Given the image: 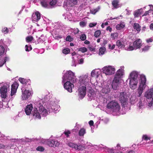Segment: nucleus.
Listing matches in <instances>:
<instances>
[{
  "instance_id": "nucleus-1",
  "label": "nucleus",
  "mask_w": 153,
  "mask_h": 153,
  "mask_svg": "<svg viewBox=\"0 0 153 153\" xmlns=\"http://www.w3.org/2000/svg\"><path fill=\"white\" fill-rule=\"evenodd\" d=\"M137 73L135 71L132 72L130 74L129 83L130 87L132 89H134L137 84Z\"/></svg>"
},
{
  "instance_id": "nucleus-2",
  "label": "nucleus",
  "mask_w": 153,
  "mask_h": 153,
  "mask_svg": "<svg viewBox=\"0 0 153 153\" xmlns=\"http://www.w3.org/2000/svg\"><path fill=\"white\" fill-rule=\"evenodd\" d=\"M106 107L111 109L114 112H118L120 109V106L118 103L116 102L112 101L108 103Z\"/></svg>"
},
{
  "instance_id": "nucleus-3",
  "label": "nucleus",
  "mask_w": 153,
  "mask_h": 153,
  "mask_svg": "<svg viewBox=\"0 0 153 153\" xmlns=\"http://www.w3.org/2000/svg\"><path fill=\"white\" fill-rule=\"evenodd\" d=\"M74 74L71 71H68L62 77L64 82L66 80H69V81H70L71 82L74 81Z\"/></svg>"
},
{
  "instance_id": "nucleus-4",
  "label": "nucleus",
  "mask_w": 153,
  "mask_h": 153,
  "mask_svg": "<svg viewBox=\"0 0 153 153\" xmlns=\"http://www.w3.org/2000/svg\"><path fill=\"white\" fill-rule=\"evenodd\" d=\"M2 84L1 83H0V86H1L0 87V93L1 94V97L3 98H5L7 96V91L9 90V88L10 84H6V85L2 86L1 85Z\"/></svg>"
},
{
  "instance_id": "nucleus-5",
  "label": "nucleus",
  "mask_w": 153,
  "mask_h": 153,
  "mask_svg": "<svg viewBox=\"0 0 153 153\" xmlns=\"http://www.w3.org/2000/svg\"><path fill=\"white\" fill-rule=\"evenodd\" d=\"M27 87L25 88L22 87L21 90L22 92V100H27L31 95V93L29 90H26Z\"/></svg>"
},
{
  "instance_id": "nucleus-6",
  "label": "nucleus",
  "mask_w": 153,
  "mask_h": 153,
  "mask_svg": "<svg viewBox=\"0 0 153 153\" xmlns=\"http://www.w3.org/2000/svg\"><path fill=\"white\" fill-rule=\"evenodd\" d=\"M119 100L122 105H125L127 104V96L126 92H122L119 96Z\"/></svg>"
},
{
  "instance_id": "nucleus-7",
  "label": "nucleus",
  "mask_w": 153,
  "mask_h": 153,
  "mask_svg": "<svg viewBox=\"0 0 153 153\" xmlns=\"http://www.w3.org/2000/svg\"><path fill=\"white\" fill-rule=\"evenodd\" d=\"M115 71L114 68L112 67L111 66L105 67L103 68V71L104 73L106 75H110L114 74Z\"/></svg>"
},
{
  "instance_id": "nucleus-8",
  "label": "nucleus",
  "mask_w": 153,
  "mask_h": 153,
  "mask_svg": "<svg viewBox=\"0 0 153 153\" xmlns=\"http://www.w3.org/2000/svg\"><path fill=\"white\" fill-rule=\"evenodd\" d=\"M78 96L81 99L83 98L86 95V87L82 86L78 89Z\"/></svg>"
},
{
  "instance_id": "nucleus-9",
  "label": "nucleus",
  "mask_w": 153,
  "mask_h": 153,
  "mask_svg": "<svg viewBox=\"0 0 153 153\" xmlns=\"http://www.w3.org/2000/svg\"><path fill=\"white\" fill-rule=\"evenodd\" d=\"M64 88L67 90L69 92H72V88L74 87V85L69 81H67L64 85Z\"/></svg>"
},
{
  "instance_id": "nucleus-10",
  "label": "nucleus",
  "mask_w": 153,
  "mask_h": 153,
  "mask_svg": "<svg viewBox=\"0 0 153 153\" xmlns=\"http://www.w3.org/2000/svg\"><path fill=\"white\" fill-rule=\"evenodd\" d=\"M123 75V71L122 69H119L117 72L115 74L114 79L118 80L120 81L122 78Z\"/></svg>"
},
{
  "instance_id": "nucleus-11",
  "label": "nucleus",
  "mask_w": 153,
  "mask_h": 153,
  "mask_svg": "<svg viewBox=\"0 0 153 153\" xmlns=\"http://www.w3.org/2000/svg\"><path fill=\"white\" fill-rule=\"evenodd\" d=\"M18 87V84L16 82H15L11 85V89L10 95L13 96L16 92L17 89Z\"/></svg>"
},
{
  "instance_id": "nucleus-12",
  "label": "nucleus",
  "mask_w": 153,
  "mask_h": 153,
  "mask_svg": "<svg viewBox=\"0 0 153 153\" xmlns=\"http://www.w3.org/2000/svg\"><path fill=\"white\" fill-rule=\"evenodd\" d=\"M47 143L49 146L51 147H55L59 145L57 141L51 139L47 140Z\"/></svg>"
},
{
  "instance_id": "nucleus-13",
  "label": "nucleus",
  "mask_w": 153,
  "mask_h": 153,
  "mask_svg": "<svg viewBox=\"0 0 153 153\" xmlns=\"http://www.w3.org/2000/svg\"><path fill=\"white\" fill-rule=\"evenodd\" d=\"M40 104L39 107V111L40 113V114L45 116L48 114L47 110L44 108L42 105H41V103Z\"/></svg>"
},
{
  "instance_id": "nucleus-14",
  "label": "nucleus",
  "mask_w": 153,
  "mask_h": 153,
  "mask_svg": "<svg viewBox=\"0 0 153 153\" xmlns=\"http://www.w3.org/2000/svg\"><path fill=\"white\" fill-rule=\"evenodd\" d=\"M40 14L39 12L37 11L36 12L35 14H33L32 16L33 21H34L35 22L38 21L40 19Z\"/></svg>"
},
{
  "instance_id": "nucleus-15",
  "label": "nucleus",
  "mask_w": 153,
  "mask_h": 153,
  "mask_svg": "<svg viewBox=\"0 0 153 153\" xmlns=\"http://www.w3.org/2000/svg\"><path fill=\"white\" fill-rule=\"evenodd\" d=\"M153 95V88L148 89L145 93V97L147 99H150Z\"/></svg>"
},
{
  "instance_id": "nucleus-16",
  "label": "nucleus",
  "mask_w": 153,
  "mask_h": 153,
  "mask_svg": "<svg viewBox=\"0 0 153 153\" xmlns=\"http://www.w3.org/2000/svg\"><path fill=\"white\" fill-rule=\"evenodd\" d=\"M140 83L139 85L146 87V76L143 75H140Z\"/></svg>"
},
{
  "instance_id": "nucleus-17",
  "label": "nucleus",
  "mask_w": 153,
  "mask_h": 153,
  "mask_svg": "<svg viewBox=\"0 0 153 153\" xmlns=\"http://www.w3.org/2000/svg\"><path fill=\"white\" fill-rule=\"evenodd\" d=\"M142 41L140 39H138L134 41L133 43V45L134 48H139L142 46Z\"/></svg>"
},
{
  "instance_id": "nucleus-18",
  "label": "nucleus",
  "mask_w": 153,
  "mask_h": 153,
  "mask_svg": "<svg viewBox=\"0 0 153 153\" xmlns=\"http://www.w3.org/2000/svg\"><path fill=\"white\" fill-rule=\"evenodd\" d=\"M33 107L32 104H30L26 106L25 109V111L27 115H29L32 111Z\"/></svg>"
},
{
  "instance_id": "nucleus-19",
  "label": "nucleus",
  "mask_w": 153,
  "mask_h": 153,
  "mask_svg": "<svg viewBox=\"0 0 153 153\" xmlns=\"http://www.w3.org/2000/svg\"><path fill=\"white\" fill-rule=\"evenodd\" d=\"M119 80L114 79L112 84V87L113 89L114 90H116L118 86Z\"/></svg>"
},
{
  "instance_id": "nucleus-20",
  "label": "nucleus",
  "mask_w": 153,
  "mask_h": 153,
  "mask_svg": "<svg viewBox=\"0 0 153 153\" xmlns=\"http://www.w3.org/2000/svg\"><path fill=\"white\" fill-rule=\"evenodd\" d=\"M116 45L119 48L122 49L125 47L124 42L123 41L119 40L117 41Z\"/></svg>"
},
{
  "instance_id": "nucleus-21",
  "label": "nucleus",
  "mask_w": 153,
  "mask_h": 153,
  "mask_svg": "<svg viewBox=\"0 0 153 153\" xmlns=\"http://www.w3.org/2000/svg\"><path fill=\"white\" fill-rule=\"evenodd\" d=\"M32 113L33 116L35 118L39 119L41 118L40 113L38 111L36 108L34 109L32 111Z\"/></svg>"
},
{
  "instance_id": "nucleus-22",
  "label": "nucleus",
  "mask_w": 153,
  "mask_h": 153,
  "mask_svg": "<svg viewBox=\"0 0 153 153\" xmlns=\"http://www.w3.org/2000/svg\"><path fill=\"white\" fill-rule=\"evenodd\" d=\"M78 0H67V4L70 7H73L77 4Z\"/></svg>"
},
{
  "instance_id": "nucleus-23",
  "label": "nucleus",
  "mask_w": 153,
  "mask_h": 153,
  "mask_svg": "<svg viewBox=\"0 0 153 153\" xmlns=\"http://www.w3.org/2000/svg\"><path fill=\"white\" fill-rule=\"evenodd\" d=\"M80 80L82 84L85 85L88 82L89 79L87 76L85 75Z\"/></svg>"
},
{
  "instance_id": "nucleus-24",
  "label": "nucleus",
  "mask_w": 153,
  "mask_h": 153,
  "mask_svg": "<svg viewBox=\"0 0 153 153\" xmlns=\"http://www.w3.org/2000/svg\"><path fill=\"white\" fill-rule=\"evenodd\" d=\"M9 58L7 57H5L4 58L2 57V56L1 58H0V67L2 66L6 61H9Z\"/></svg>"
},
{
  "instance_id": "nucleus-25",
  "label": "nucleus",
  "mask_w": 153,
  "mask_h": 153,
  "mask_svg": "<svg viewBox=\"0 0 153 153\" xmlns=\"http://www.w3.org/2000/svg\"><path fill=\"white\" fill-rule=\"evenodd\" d=\"M146 87H144L143 86H142L139 85L138 91H137V97H140L141 95L143 90L144 88H145Z\"/></svg>"
},
{
  "instance_id": "nucleus-26",
  "label": "nucleus",
  "mask_w": 153,
  "mask_h": 153,
  "mask_svg": "<svg viewBox=\"0 0 153 153\" xmlns=\"http://www.w3.org/2000/svg\"><path fill=\"white\" fill-rule=\"evenodd\" d=\"M20 82L22 84V87L25 88L26 87L27 82H28V80L24 78L20 77Z\"/></svg>"
},
{
  "instance_id": "nucleus-27",
  "label": "nucleus",
  "mask_w": 153,
  "mask_h": 153,
  "mask_svg": "<svg viewBox=\"0 0 153 153\" xmlns=\"http://www.w3.org/2000/svg\"><path fill=\"white\" fill-rule=\"evenodd\" d=\"M133 27L134 29L136 30L138 32L140 31L141 29L140 25L137 23H134L133 25Z\"/></svg>"
},
{
  "instance_id": "nucleus-28",
  "label": "nucleus",
  "mask_w": 153,
  "mask_h": 153,
  "mask_svg": "<svg viewBox=\"0 0 153 153\" xmlns=\"http://www.w3.org/2000/svg\"><path fill=\"white\" fill-rule=\"evenodd\" d=\"M86 133V130L84 128H82L79 132V135L80 136H83Z\"/></svg>"
},
{
  "instance_id": "nucleus-29",
  "label": "nucleus",
  "mask_w": 153,
  "mask_h": 153,
  "mask_svg": "<svg viewBox=\"0 0 153 153\" xmlns=\"http://www.w3.org/2000/svg\"><path fill=\"white\" fill-rule=\"evenodd\" d=\"M49 3L46 0H42L41 2V4L42 7H47Z\"/></svg>"
},
{
  "instance_id": "nucleus-30",
  "label": "nucleus",
  "mask_w": 153,
  "mask_h": 153,
  "mask_svg": "<svg viewBox=\"0 0 153 153\" xmlns=\"http://www.w3.org/2000/svg\"><path fill=\"white\" fill-rule=\"evenodd\" d=\"M142 9H138L136 10L134 13V16L135 17H137L139 16V15H140L141 13Z\"/></svg>"
},
{
  "instance_id": "nucleus-31",
  "label": "nucleus",
  "mask_w": 153,
  "mask_h": 153,
  "mask_svg": "<svg viewBox=\"0 0 153 153\" xmlns=\"http://www.w3.org/2000/svg\"><path fill=\"white\" fill-rule=\"evenodd\" d=\"M110 88H109L108 87L103 88L102 90V92L103 93H104L105 94H108L110 92Z\"/></svg>"
},
{
  "instance_id": "nucleus-32",
  "label": "nucleus",
  "mask_w": 153,
  "mask_h": 153,
  "mask_svg": "<svg viewBox=\"0 0 153 153\" xmlns=\"http://www.w3.org/2000/svg\"><path fill=\"white\" fill-rule=\"evenodd\" d=\"M85 149V147L84 146L81 145H78L77 144L76 150L78 151L83 150Z\"/></svg>"
},
{
  "instance_id": "nucleus-33",
  "label": "nucleus",
  "mask_w": 153,
  "mask_h": 153,
  "mask_svg": "<svg viewBox=\"0 0 153 153\" xmlns=\"http://www.w3.org/2000/svg\"><path fill=\"white\" fill-rule=\"evenodd\" d=\"M119 1L117 0H114L112 2V4L113 7L115 8L118 7Z\"/></svg>"
},
{
  "instance_id": "nucleus-34",
  "label": "nucleus",
  "mask_w": 153,
  "mask_h": 153,
  "mask_svg": "<svg viewBox=\"0 0 153 153\" xmlns=\"http://www.w3.org/2000/svg\"><path fill=\"white\" fill-rule=\"evenodd\" d=\"M105 50V48L104 47L100 48L99 49V54L100 55H103L104 53Z\"/></svg>"
},
{
  "instance_id": "nucleus-35",
  "label": "nucleus",
  "mask_w": 153,
  "mask_h": 153,
  "mask_svg": "<svg viewBox=\"0 0 153 153\" xmlns=\"http://www.w3.org/2000/svg\"><path fill=\"white\" fill-rule=\"evenodd\" d=\"M2 32L4 34H7L8 33L9 31L11 32L12 31L11 29L10 28L8 29V28L5 27L2 29Z\"/></svg>"
},
{
  "instance_id": "nucleus-36",
  "label": "nucleus",
  "mask_w": 153,
  "mask_h": 153,
  "mask_svg": "<svg viewBox=\"0 0 153 153\" xmlns=\"http://www.w3.org/2000/svg\"><path fill=\"white\" fill-rule=\"evenodd\" d=\"M68 145L69 147L73 148L76 149L77 146V144L70 142L68 143Z\"/></svg>"
},
{
  "instance_id": "nucleus-37",
  "label": "nucleus",
  "mask_w": 153,
  "mask_h": 153,
  "mask_svg": "<svg viewBox=\"0 0 153 153\" xmlns=\"http://www.w3.org/2000/svg\"><path fill=\"white\" fill-rule=\"evenodd\" d=\"M4 47L0 45V58H1L2 55L4 52Z\"/></svg>"
},
{
  "instance_id": "nucleus-38",
  "label": "nucleus",
  "mask_w": 153,
  "mask_h": 153,
  "mask_svg": "<svg viewBox=\"0 0 153 153\" xmlns=\"http://www.w3.org/2000/svg\"><path fill=\"white\" fill-rule=\"evenodd\" d=\"M125 26V25L121 23L120 24L117 25L116 26V28L118 30H120V29L124 28Z\"/></svg>"
},
{
  "instance_id": "nucleus-39",
  "label": "nucleus",
  "mask_w": 153,
  "mask_h": 153,
  "mask_svg": "<svg viewBox=\"0 0 153 153\" xmlns=\"http://www.w3.org/2000/svg\"><path fill=\"white\" fill-rule=\"evenodd\" d=\"M33 39V38L32 36H28L26 38V40L27 42L32 41Z\"/></svg>"
},
{
  "instance_id": "nucleus-40",
  "label": "nucleus",
  "mask_w": 153,
  "mask_h": 153,
  "mask_svg": "<svg viewBox=\"0 0 153 153\" xmlns=\"http://www.w3.org/2000/svg\"><path fill=\"white\" fill-rule=\"evenodd\" d=\"M78 51H81L82 53H85L87 51V49L85 47H83L79 49Z\"/></svg>"
},
{
  "instance_id": "nucleus-41",
  "label": "nucleus",
  "mask_w": 153,
  "mask_h": 153,
  "mask_svg": "<svg viewBox=\"0 0 153 153\" xmlns=\"http://www.w3.org/2000/svg\"><path fill=\"white\" fill-rule=\"evenodd\" d=\"M32 49V48L30 45H26L25 46V50L26 51H29Z\"/></svg>"
},
{
  "instance_id": "nucleus-42",
  "label": "nucleus",
  "mask_w": 153,
  "mask_h": 153,
  "mask_svg": "<svg viewBox=\"0 0 153 153\" xmlns=\"http://www.w3.org/2000/svg\"><path fill=\"white\" fill-rule=\"evenodd\" d=\"M136 98L134 97H131L130 98V101L131 104H134L136 102Z\"/></svg>"
},
{
  "instance_id": "nucleus-43",
  "label": "nucleus",
  "mask_w": 153,
  "mask_h": 153,
  "mask_svg": "<svg viewBox=\"0 0 153 153\" xmlns=\"http://www.w3.org/2000/svg\"><path fill=\"white\" fill-rule=\"evenodd\" d=\"M137 106L139 109H141L143 106V103L141 100H140L139 102L137 103Z\"/></svg>"
},
{
  "instance_id": "nucleus-44",
  "label": "nucleus",
  "mask_w": 153,
  "mask_h": 153,
  "mask_svg": "<svg viewBox=\"0 0 153 153\" xmlns=\"http://www.w3.org/2000/svg\"><path fill=\"white\" fill-rule=\"evenodd\" d=\"M101 33L100 30H97L95 32L94 36L96 38L98 37Z\"/></svg>"
},
{
  "instance_id": "nucleus-45",
  "label": "nucleus",
  "mask_w": 153,
  "mask_h": 153,
  "mask_svg": "<svg viewBox=\"0 0 153 153\" xmlns=\"http://www.w3.org/2000/svg\"><path fill=\"white\" fill-rule=\"evenodd\" d=\"M70 50L68 48H66L62 50V53L65 54H67L69 53Z\"/></svg>"
},
{
  "instance_id": "nucleus-46",
  "label": "nucleus",
  "mask_w": 153,
  "mask_h": 153,
  "mask_svg": "<svg viewBox=\"0 0 153 153\" xmlns=\"http://www.w3.org/2000/svg\"><path fill=\"white\" fill-rule=\"evenodd\" d=\"M151 137H148L147 135L146 134H144L143 136L142 140H150Z\"/></svg>"
},
{
  "instance_id": "nucleus-47",
  "label": "nucleus",
  "mask_w": 153,
  "mask_h": 153,
  "mask_svg": "<svg viewBox=\"0 0 153 153\" xmlns=\"http://www.w3.org/2000/svg\"><path fill=\"white\" fill-rule=\"evenodd\" d=\"M80 38L82 41H85L86 39V36L85 34H83L80 35Z\"/></svg>"
},
{
  "instance_id": "nucleus-48",
  "label": "nucleus",
  "mask_w": 153,
  "mask_h": 153,
  "mask_svg": "<svg viewBox=\"0 0 153 153\" xmlns=\"http://www.w3.org/2000/svg\"><path fill=\"white\" fill-rule=\"evenodd\" d=\"M36 150L40 152H43L44 150V148L43 147L39 146L36 148Z\"/></svg>"
},
{
  "instance_id": "nucleus-49",
  "label": "nucleus",
  "mask_w": 153,
  "mask_h": 153,
  "mask_svg": "<svg viewBox=\"0 0 153 153\" xmlns=\"http://www.w3.org/2000/svg\"><path fill=\"white\" fill-rule=\"evenodd\" d=\"M98 9H93V10H90V12L91 14L94 15V14H95V13L97 11H98Z\"/></svg>"
},
{
  "instance_id": "nucleus-50",
  "label": "nucleus",
  "mask_w": 153,
  "mask_h": 153,
  "mask_svg": "<svg viewBox=\"0 0 153 153\" xmlns=\"http://www.w3.org/2000/svg\"><path fill=\"white\" fill-rule=\"evenodd\" d=\"M57 2L56 0H52L49 3L50 4L51 6H53L56 4Z\"/></svg>"
},
{
  "instance_id": "nucleus-51",
  "label": "nucleus",
  "mask_w": 153,
  "mask_h": 153,
  "mask_svg": "<svg viewBox=\"0 0 153 153\" xmlns=\"http://www.w3.org/2000/svg\"><path fill=\"white\" fill-rule=\"evenodd\" d=\"M73 39L70 36H68L66 38V40L71 42L73 40Z\"/></svg>"
},
{
  "instance_id": "nucleus-52",
  "label": "nucleus",
  "mask_w": 153,
  "mask_h": 153,
  "mask_svg": "<svg viewBox=\"0 0 153 153\" xmlns=\"http://www.w3.org/2000/svg\"><path fill=\"white\" fill-rule=\"evenodd\" d=\"M115 45L114 44L113 45L111 46V44H109L108 45V47L109 48V49L110 50H112L114 49L115 47Z\"/></svg>"
},
{
  "instance_id": "nucleus-53",
  "label": "nucleus",
  "mask_w": 153,
  "mask_h": 153,
  "mask_svg": "<svg viewBox=\"0 0 153 153\" xmlns=\"http://www.w3.org/2000/svg\"><path fill=\"white\" fill-rule=\"evenodd\" d=\"M149 46H145L144 48H142L143 51L145 52L149 50Z\"/></svg>"
},
{
  "instance_id": "nucleus-54",
  "label": "nucleus",
  "mask_w": 153,
  "mask_h": 153,
  "mask_svg": "<svg viewBox=\"0 0 153 153\" xmlns=\"http://www.w3.org/2000/svg\"><path fill=\"white\" fill-rule=\"evenodd\" d=\"M86 23L83 21H81L79 22V25L82 27H84L85 26Z\"/></svg>"
},
{
  "instance_id": "nucleus-55",
  "label": "nucleus",
  "mask_w": 153,
  "mask_h": 153,
  "mask_svg": "<svg viewBox=\"0 0 153 153\" xmlns=\"http://www.w3.org/2000/svg\"><path fill=\"white\" fill-rule=\"evenodd\" d=\"M134 49V46H133L131 45H129V46L127 48V50L128 51H132Z\"/></svg>"
},
{
  "instance_id": "nucleus-56",
  "label": "nucleus",
  "mask_w": 153,
  "mask_h": 153,
  "mask_svg": "<svg viewBox=\"0 0 153 153\" xmlns=\"http://www.w3.org/2000/svg\"><path fill=\"white\" fill-rule=\"evenodd\" d=\"M64 133L67 137H68L69 136V134L71 133V132L69 131H65Z\"/></svg>"
},
{
  "instance_id": "nucleus-57",
  "label": "nucleus",
  "mask_w": 153,
  "mask_h": 153,
  "mask_svg": "<svg viewBox=\"0 0 153 153\" xmlns=\"http://www.w3.org/2000/svg\"><path fill=\"white\" fill-rule=\"evenodd\" d=\"M97 24V23H90L89 24V26L90 27H93L95 26Z\"/></svg>"
},
{
  "instance_id": "nucleus-58",
  "label": "nucleus",
  "mask_w": 153,
  "mask_h": 153,
  "mask_svg": "<svg viewBox=\"0 0 153 153\" xmlns=\"http://www.w3.org/2000/svg\"><path fill=\"white\" fill-rule=\"evenodd\" d=\"M151 10H149L148 11H146L144 14L142 15V16H146L148 15H149V13H150L151 12Z\"/></svg>"
},
{
  "instance_id": "nucleus-59",
  "label": "nucleus",
  "mask_w": 153,
  "mask_h": 153,
  "mask_svg": "<svg viewBox=\"0 0 153 153\" xmlns=\"http://www.w3.org/2000/svg\"><path fill=\"white\" fill-rule=\"evenodd\" d=\"M78 63L79 64H82L84 62V59L81 58L78 61Z\"/></svg>"
},
{
  "instance_id": "nucleus-60",
  "label": "nucleus",
  "mask_w": 153,
  "mask_h": 153,
  "mask_svg": "<svg viewBox=\"0 0 153 153\" xmlns=\"http://www.w3.org/2000/svg\"><path fill=\"white\" fill-rule=\"evenodd\" d=\"M153 41V39L151 38H150L148 39H147L146 40V42L147 43H149V42H151Z\"/></svg>"
},
{
  "instance_id": "nucleus-61",
  "label": "nucleus",
  "mask_w": 153,
  "mask_h": 153,
  "mask_svg": "<svg viewBox=\"0 0 153 153\" xmlns=\"http://www.w3.org/2000/svg\"><path fill=\"white\" fill-rule=\"evenodd\" d=\"M111 36L114 39H115V37H117L118 35H117V33H111Z\"/></svg>"
},
{
  "instance_id": "nucleus-62",
  "label": "nucleus",
  "mask_w": 153,
  "mask_h": 153,
  "mask_svg": "<svg viewBox=\"0 0 153 153\" xmlns=\"http://www.w3.org/2000/svg\"><path fill=\"white\" fill-rule=\"evenodd\" d=\"M153 105V98H152V101L149 103L148 106L149 107H151Z\"/></svg>"
},
{
  "instance_id": "nucleus-63",
  "label": "nucleus",
  "mask_w": 153,
  "mask_h": 153,
  "mask_svg": "<svg viewBox=\"0 0 153 153\" xmlns=\"http://www.w3.org/2000/svg\"><path fill=\"white\" fill-rule=\"evenodd\" d=\"M89 124L91 126H92L94 125V122L93 120H91L89 122Z\"/></svg>"
},
{
  "instance_id": "nucleus-64",
  "label": "nucleus",
  "mask_w": 153,
  "mask_h": 153,
  "mask_svg": "<svg viewBox=\"0 0 153 153\" xmlns=\"http://www.w3.org/2000/svg\"><path fill=\"white\" fill-rule=\"evenodd\" d=\"M89 50L91 51H95V49L91 47H89Z\"/></svg>"
}]
</instances>
